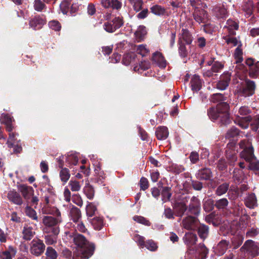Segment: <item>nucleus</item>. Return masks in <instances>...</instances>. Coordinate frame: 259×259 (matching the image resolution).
I'll list each match as a JSON object with an SVG mask.
<instances>
[{
	"instance_id": "1",
	"label": "nucleus",
	"mask_w": 259,
	"mask_h": 259,
	"mask_svg": "<svg viewBox=\"0 0 259 259\" xmlns=\"http://www.w3.org/2000/svg\"><path fill=\"white\" fill-rule=\"evenodd\" d=\"M227 100V97L221 93L213 94L210 97V102L218 104L216 107H211L207 109V115L211 121L217 122L220 126H226L231 122L230 106L226 101Z\"/></svg>"
},
{
	"instance_id": "2",
	"label": "nucleus",
	"mask_w": 259,
	"mask_h": 259,
	"mask_svg": "<svg viewBox=\"0 0 259 259\" xmlns=\"http://www.w3.org/2000/svg\"><path fill=\"white\" fill-rule=\"evenodd\" d=\"M73 242L76 245V251L73 253V259H88L94 253L95 244L90 242L82 235H74Z\"/></svg>"
},
{
	"instance_id": "3",
	"label": "nucleus",
	"mask_w": 259,
	"mask_h": 259,
	"mask_svg": "<svg viewBox=\"0 0 259 259\" xmlns=\"http://www.w3.org/2000/svg\"><path fill=\"white\" fill-rule=\"evenodd\" d=\"M239 147L242 151L240 156L249 162V168L253 171L259 170V160H257L254 154V149L251 143L247 139L239 143Z\"/></svg>"
},
{
	"instance_id": "4",
	"label": "nucleus",
	"mask_w": 259,
	"mask_h": 259,
	"mask_svg": "<svg viewBox=\"0 0 259 259\" xmlns=\"http://www.w3.org/2000/svg\"><path fill=\"white\" fill-rule=\"evenodd\" d=\"M256 86L255 82L249 79H245L238 90L239 95L241 97H248L255 94Z\"/></svg>"
},
{
	"instance_id": "5",
	"label": "nucleus",
	"mask_w": 259,
	"mask_h": 259,
	"mask_svg": "<svg viewBox=\"0 0 259 259\" xmlns=\"http://www.w3.org/2000/svg\"><path fill=\"white\" fill-rule=\"evenodd\" d=\"M187 208V215L198 217L201 210V202L198 198L195 196H192Z\"/></svg>"
},
{
	"instance_id": "6",
	"label": "nucleus",
	"mask_w": 259,
	"mask_h": 259,
	"mask_svg": "<svg viewBox=\"0 0 259 259\" xmlns=\"http://www.w3.org/2000/svg\"><path fill=\"white\" fill-rule=\"evenodd\" d=\"M183 240L187 245L188 253L194 254L196 247L195 245L197 240L196 235L191 232L186 233L183 237Z\"/></svg>"
},
{
	"instance_id": "7",
	"label": "nucleus",
	"mask_w": 259,
	"mask_h": 259,
	"mask_svg": "<svg viewBox=\"0 0 259 259\" xmlns=\"http://www.w3.org/2000/svg\"><path fill=\"white\" fill-rule=\"evenodd\" d=\"M18 134L16 133H10L7 144L9 148H13V152L15 153H20L22 150V147L20 141H17L15 139L16 136Z\"/></svg>"
},
{
	"instance_id": "8",
	"label": "nucleus",
	"mask_w": 259,
	"mask_h": 259,
	"mask_svg": "<svg viewBox=\"0 0 259 259\" xmlns=\"http://www.w3.org/2000/svg\"><path fill=\"white\" fill-rule=\"evenodd\" d=\"M195 177L199 181H210L212 180L213 173L210 168L203 167L197 171Z\"/></svg>"
},
{
	"instance_id": "9",
	"label": "nucleus",
	"mask_w": 259,
	"mask_h": 259,
	"mask_svg": "<svg viewBox=\"0 0 259 259\" xmlns=\"http://www.w3.org/2000/svg\"><path fill=\"white\" fill-rule=\"evenodd\" d=\"M45 247L42 240L33 239L31 242L30 252L35 256H39L44 252Z\"/></svg>"
},
{
	"instance_id": "10",
	"label": "nucleus",
	"mask_w": 259,
	"mask_h": 259,
	"mask_svg": "<svg viewBox=\"0 0 259 259\" xmlns=\"http://www.w3.org/2000/svg\"><path fill=\"white\" fill-rule=\"evenodd\" d=\"M197 217L187 215V217L184 218L182 220V225L183 227L189 230H194L198 226V220Z\"/></svg>"
},
{
	"instance_id": "11",
	"label": "nucleus",
	"mask_w": 259,
	"mask_h": 259,
	"mask_svg": "<svg viewBox=\"0 0 259 259\" xmlns=\"http://www.w3.org/2000/svg\"><path fill=\"white\" fill-rule=\"evenodd\" d=\"M0 120L2 123L6 125V128L7 132L10 133H13L12 131L14 128L13 122L15 120L13 116H11L8 113H3L0 117Z\"/></svg>"
},
{
	"instance_id": "12",
	"label": "nucleus",
	"mask_w": 259,
	"mask_h": 259,
	"mask_svg": "<svg viewBox=\"0 0 259 259\" xmlns=\"http://www.w3.org/2000/svg\"><path fill=\"white\" fill-rule=\"evenodd\" d=\"M175 216L182 218L186 212L187 214V205L184 201H176L172 204Z\"/></svg>"
},
{
	"instance_id": "13",
	"label": "nucleus",
	"mask_w": 259,
	"mask_h": 259,
	"mask_svg": "<svg viewBox=\"0 0 259 259\" xmlns=\"http://www.w3.org/2000/svg\"><path fill=\"white\" fill-rule=\"evenodd\" d=\"M46 23L45 17L44 15H38L30 20L29 25L34 30H38L41 29Z\"/></svg>"
},
{
	"instance_id": "14",
	"label": "nucleus",
	"mask_w": 259,
	"mask_h": 259,
	"mask_svg": "<svg viewBox=\"0 0 259 259\" xmlns=\"http://www.w3.org/2000/svg\"><path fill=\"white\" fill-rule=\"evenodd\" d=\"M212 11L213 14L218 19H224L228 16L227 10L223 5L219 4L214 6Z\"/></svg>"
},
{
	"instance_id": "15",
	"label": "nucleus",
	"mask_w": 259,
	"mask_h": 259,
	"mask_svg": "<svg viewBox=\"0 0 259 259\" xmlns=\"http://www.w3.org/2000/svg\"><path fill=\"white\" fill-rule=\"evenodd\" d=\"M195 251L194 254L197 256L198 259H206L208 254L209 250L203 243H199L198 245L195 247Z\"/></svg>"
},
{
	"instance_id": "16",
	"label": "nucleus",
	"mask_w": 259,
	"mask_h": 259,
	"mask_svg": "<svg viewBox=\"0 0 259 259\" xmlns=\"http://www.w3.org/2000/svg\"><path fill=\"white\" fill-rule=\"evenodd\" d=\"M8 200L13 204L21 205L23 199L20 194L16 190H13L8 192L7 194Z\"/></svg>"
},
{
	"instance_id": "17",
	"label": "nucleus",
	"mask_w": 259,
	"mask_h": 259,
	"mask_svg": "<svg viewBox=\"0 0 259 259\" xmlns=\"http://www.w3.org/2000/svg\"><path fill=\"white\" fill-rule=\"evenodd\" d=\"M19 190L22 193L24 199L26 200L30 199L34 194V190L32 187L24 184L20 185L19 186Z\"/></svg>"
},
{
	"instance_id": "18",
	"label": "nucleus",
	"mask_w": 259,
	"mask_h": 259,
	"mask_svg": "<svg viewBox=\"0 0 259 259\" xmlns=\"http://www.w3.org/2000/svg\"><path fill=\"white\" fill-rule=\"evenodd\" d=\"M194 19L198 23L204 22V20L207 17V12L202 9H197L194 10L193 13Z\"/></svg>"
},
{
	"instance_id": "19",
	"label": "nucleus",
	"mask_w": 259,
	"mask_h": 259,
	"mask_svg": "<svg viewBox=\"0 0 259 259\" xmlns=\"http://www.w3.org/2000/svg\"><path fill=\"white\" fill-rule=\"evenodd\" d=\"M150 10L151 13L157 16L163 17L168 15L166 9L161 5H153L150 8Z\"/></svg>"
},
{
	"instance_id": "20",
	"label": "nucleus",
	"mask_w": 259,
	"mask_h": 259,
	"mask_svg": "<svg viewBox=\"0 0 259 259\" xmlns=\"http://www.w3.org/2000/svg\"><path fill=\"white\" fill-rule=\"evenodd\" d=\"M69 215L70 220L75 223L79 222L81 219V212L80 209L75 206H72L70 208Z\"/></svg>"
},
{
	"instance_id": "21",
	"label": "nucleus",
	"mask_w": 259,
	"mask_h": 259,
	"mask_svg": "<svg viewBox=\"0 0 259 259\" xmlns=\"http://www.w3.org/2000/svg\"><path fill=\"white\" fill-rule=\"evenodd\" d=\"M152 60L160 68H164L166 66V60L162 53L159 52H156L153 54Z\"/></svg>"
},
{
	"instance_id": "22",
	"label": "nucleus",
	"mask_w": 259,
	"mask_h": 259,
	"mask_svg": "<svg viewBox=\"0 0 259 259\" xmlns=\"http://www.w3.org/2000/svg\"><path fill=\"white\" fill-rule=\"evenodd\" d=\"M169 132L167 127L158 126L155 131V135L158 140H165L168 136Z\"/></svg>"
},
{
	"instance_id": "23",
	"label": "nucleus",
	"mask_w": 259,
	"mask_h": 259,
	"mask_svg": "<svg viewBox=\"0 0 259 259\" xmlns=\"http://www.w3.org/2000/svg\"><path fill=\"white\" fill-rule=\"evenodd\" d=\"M227 28L229 33L231 35H236L235 30L239 28V24L237 22L234 21L231 19H229L226 22V25L224 26V28Z\"/></svg>"
},
{
	"instance_id": "24",
	"label": "nucleus",
	"mask_w": 259,
	"mask_h": 259,
	"mask_svg": "<svg viewBox=\"0 0 259 259\" xmlns=\"http://www.w3.org/2000/svg\"><path fill=\"white\" fill-rule=\"evenodd\" d=\"M60 222L59 219L55 218L52 216H44L42 219V223L47 227H58V224Z\"/></svg>"
},
{
	"instance_id": "25",
	"label": "nucleus",
	"mask_w": 259,
	"mask_h": 259,
	"mask_svg": "<svg viewBox=\"0 0 259 259\" xmlns=\"http://www.w3.org/2000/svg\"><path fill=\"white\" fill-rule=\"evenodd\" d=\"M243 248H245L246 249L249 250L253 257L259 255L258 248L254 245V242L251 240H247L241 247V249Z\"/></svg>"
},
{
	"instance_id": "26",
	"label": "nucleus",
	"mask_w": 259,
	"mask_h": 259,
	"mask_svg": "<svg viewBox=\"0 0 259 259\" xmlns=\"http://www.w3.org/2000/svg\"><path fill=\"white\" fill-rule=\"evenodd\" d=\"M196 229H197L199 237L202 240H204L208 237L209 228L207 226L204 224H198Z\"/></svg>"
},
{
	"instance_id": "27",
	"label": "nucleus",
	"mask_w": 259,
	"mask_h": 259,
	"mask_svg": "<svg viewBox=\"0 0 259 259\" xmlns=\"http://www.w3.org/2000/svg\"><path fill=\"white\" fill-rule=\"evenodd\" d=\"M179 38H181V40L185 42L187 45H191L193 40V37L192 36L191 32L187 29L183 28L181 30V33L180 34V36Z\"/></svg>"
},
{
	"instance_id": "28",
	"label": "nucleus",
	"mask_w": 259,
	"mask_h": 259,
	"mask_svg": "<svg viewBox=\"0 0 259 259\" xmlns=\"http://www.w3.org/2000/svg\"><path fill=\"white\" fill-rule=\"evenodd\" d=\"M190 83L193 91L198 92L202 87V83L200 77L199 75L196 74L193 76L191 80Z\"/></svg>"
},
{
	"instance_id": "29",
	"label": "nucleus",
	"mask_w": 259,
	"mask_h": 259,
	"mask_svg": "<svg viewBox=\"0 0 259 259\" xmlns=\"http://www.w3.org/2000/svg\"><path fill=\"white\" fill-rule=\"evenodd\" d=\"M89 222L91 223L94 229L100 230L104 226L103 218L100 217H96L93 219H90Z\"/></svg>"
},
{
	"instance_id": "30",
	"label": "nucleus",
	"mask_w": 259,
	"mask_h": 259,
	"mask_svg": "<svg viewBox=\"0 0 259 259\" xmlns=\"http://www.w3.org/2000/svg\"><path fill=\"white\" fill-rule=\"evenodd\" d=\"M229 242L226 240H222L220 241L217 247H216V253L219 255H223L227 251L228 248Z\"/></svg>"
},
{
	"instance_id": "31",
	"label": "nucleus",
	"mask_w": 259,
	"mask_h": 259,
	"mask_svg": "<svg viewBox=\"0 0 259 259\" xmlns=\"http://www.w3.org/2000/svg\"><path fill=\"white\" fill-rule=\"evenodd\" d=\"M136 58L137 55L135 53H129L123 55L122 62L123 64L127 66L131 63H134Z\"/></svg>"
},
{
	"instance_id": "32",
	"label": "nucleus",
	"mask_w": 259,
	"mask_h": 259,
	"mask_svg": "<svg viewBox=\"0 0 259 259\" xmlns=\"http://www.w3.org/2000/svg\"><path fill=\"white\" fill-rule=\"evenodd\" d=\"M83 193L90 200H93L95 193L94 187L90 184H86L83 188Z\"/></svg>"
},
{
	"instance_id": "33",
	"label": "nucleus",
	"mask_w": 259,
	"mask_h": 259,
	"mask_svg": "<svg viewBox=\"0 0 259 259\" xmlns=\"http://www.w3.org/2000/svg\"><path fill=\"white\" fill-rule=\"evenodd\" d=\"M34 233L32 227L24 226L22 231L23 238L25 240H30L33 237Z\"/></svg>"
},
{
	"instance_id": "34",
	"label": "nucleus",
	"mask_w": 259,
	"mask_h": 259,
	"mask_svg": "<svg viewBox=\"0 0 259 259\" xmlns=\"http://www.w3.org/2000/svg\"><path fill=\"white\" fill-rule=\"evenodd\" d=\"M248 75L250 78H256L259 75V61H256L255 64L248 69Z\"/></svg>"
},
{
	"instance_id": "35",
	"label": "nucleus",
	"mask_w": 259,
	"mask_h": 259,
	"mask_svg": "<svg viewBox=\"0 0 259 259\" xmlns=\"http://www.w3.org/2000/svg\"><path fill=\"white\" fill-rule=\"evenodd\" d=\"M171 189L169 187H163L161 192L162 201L165 202L170 201L171 197Z\"/></svg>"
},
{
	"instance_id": "36",
	"label": "nucleus",
	"mask_w": 259,
	"mask_h": 259,
	"mask_svg": "<svg viewBox=\"0 0 259 259\" xmlns=\"http://www.w3.org/2000/svg\"><path fill=\"white\" fill-rule=\"evenodd\" d=\"M252 120L251 115L245 116L239 119L237 121V124L243 129L247 128L248 127L249 122Z\"/></svg>"
},
{
	"instance_id": "37",
	"label": "nucleus",
	"mask_w": 259,
	"mask_h": 259,
	"mask_svg": "<svg viewBox=\"0 0 259 259\" xmlns=\"http://www.w3.org/2000/svg\"><path fill=\"white\" fill-rule=\"evenodd\" d=\"M215 206L219 210H224L228 205L229 201L226 198H223L215 202Z\"/></svg>"
},
{
	"instance_id": "38",
	"label": "nucleus",
	"mask_w": 259,
	"mask_h": 259,
	"mask_svg": "<svg viewBox=\"0 0 259 259\" xmlns=\"http://www.w3.org/2000/svg\"><path fill=\"white\" fill-rule=\"evenodd\" d=\"M179 45V53L180 56L182 58H185L188 55V51L186 49L185 44L181 40V38H179L178 40Z\"/></svg>"
},
{
	"instance_id": "39",
	"label": "nucleus",
	"mask_w": 259,
	"mask_h": 259,
	"mask_svg": "<svg viewBox=\"0 0 259 259\" xmlns=\"http://www.w3.org/2000/svg\"><path fill=\"white\" fill-rule=\"evenodd\" d=\"M59 176L61 181L64 183H66L70 177L69 170L66 167L61 169L59 173Z\"/></svg>"
},
{
	"instance_id": "40",
	"label": "nucleus",
	"mask_w": 259,
	"mask_h": 259,
	"mask_svg": "<svg viewBox=\"0 0 259 259\" xmlns=\"http://www.w3.org/2000/svg\"><path fill=\"white\" fill-rule=\"evenodd\" d=\"M46 3L42 0H34L33 3V7L35 11L37 12H42L47 9Z\"/></svg>"
},
{
	"instance_id": "41",
	"label": "nucleus",
	"mask_w": 259,
	"mask_h": 259,
	"mask_svg": "<svg viewBox=\"0 0 259 259\" xmlns=\"http://www.w3.org/2000/svg\"><path fill=\"white\" fill-rule=\"evenodd\" d=\"M229 187V184L228 183H224L218 186L215 190V194L218 196H221L225 194Z\"/></svg>"
},
{
	"instance_id": "42",
	"label": "nucleus",
	"mask_w": 259,
	"mask_h": 259,
	"mask_svg": "<svg viewBox=\"0 0 259 259\" xmlns=\"http://www.w3.org/2000/svg\"><path fill=\"white\" fill-rule=\"evenodd\" d=\"M215 206V203L213 200L211 199H208L205 201L203 203V209L206 212H210L212 211L214 207Z\"/></svg>"
},
{
	"instance_id": "43",
	"label": "nucleus",
	"mask_w": 259,
	"mask_h": 259,
	"mask_svg": "<svg viewBox=\"0 0 259 259\" xmlns=\"http://www.w3.org/2000/svg\"><path fill=\"white\" fill-rule=\"evenodd\" d=\"M136 52L142 57L146 56L149 53V50L146 48V45H140L136 46Z\"/></svg>"
},
{
	"instance_id": "44",
	"label": "nucleus",
	"mask_w": 259,
	"mask_h": 259,
	"mask_svg": "<svg viewBox=\"0 0 259 259\" xmlns=\"http://www.w3.org/2000/svg\"><path fill=\"white\" fill-rule=\"evenodd\" d=\"M46 259H57L58 254L57 251L52 247H48L46 252Z\"/></svg>"
},
{
	"instance_id": "45",
	"label": "nucleus",
	"mask_w": 259,
	"mask_h": 259,
	"mask_svg": "<svg viewBox=\"0 0 259 259\" xmlns=\"http://www.w3.org/2000/svg\"><path fill=\"white\" fill-rule=\"evenodd\" d=\"M97 211V207L93 202H89L86 206V213L89 217H92Z\"/></svg>"
},
{
	"instance_id": "46",
	"label": "nucleus",
	"mask_w": 259,
	"mask_h": 259,
	"mask_svg": "<svg viewBox=\"0 0 259 259\" xmlns=\"http://www.w3.org/2000/svg\"><path fill=\"white\" fill-rule=\"evenodd\" d=\"M25 213L27 216L33 220L38 221V217L37 216L36 211L30 206H26L25 208Z\"/></svg>"
},
{
	"instance_id": "47",
	"label": "nucleus",
	"mask_w": 259,
	"mask_h": 259,
	"mask_svg": "<svg viewBox=\"0 0 259 259\" xmlns=\"http://www.w3.org/2000/svg\"><path fill=\"white\" fill-rule=\"evenodd\" d=\"M240 131L236 127L233 126L228 131L226 134V138L227 139H231L238 136L239 134Z\"/></svg>"
},
{
	"instance_id": "48",
	"label": "nucleus",
	"mask_w": 259,
	"mask_h": 259,
	"mask_svg": "<svg viewBox=\"0 0 259 259\" xmlns=\"http://www.w3.org/2000/svg\"><path fill=\"white\" fill-rule=\"evenodd\" d=\"M133 220L135 222L146 226H150L151 224L150 222L148 220H147L146 218H144L143 216L135 215L133 217Z\"/></svg>"
},
{
	"instance_id": "49",
	"label": "nucleus",
	"mask_w": 259,
	"mask_h": 259,
	"mask_svg": "<svg viewBox=\"0 0 259 259\" xmlns=\"http://www.w3.org/2000/svg\"><path fill=\"white\" fill-rule=\"evenodd\" d=\"M252 112V109L247 106H242L240 107L238 110V113L240 115L247 116L250 115Z\"/></svg>"
},
{
	"instance_id": "50",
	"label": "nucleus",
	"mask_w": 259,
	"mask_h": 259,
	"mask_svg": "<svg viewBox=\"0 0 259 259\" xmlns=\"http://www.w3.org/2000/svg\"><path fill=\"white\" fill-rule=\"evenodd\" d=\"M191 186L194 190L200 191L203 187V184L198 180L191 179Z\"/></svg>"
},
{
	"instance_id": "51",
	"label": "nucleus",
	"mask_w": 259,
	"mask_h": 259,
	"mask_svg": "<svg viewBox=\"0 0 259 259\" xmlns=\"http://www.w3.org/2000/svg\"><path fill=\"white\" fill-rule=\"evenodd\" d=\"M226 157L229 162L230 165H232L237 159V154L233 151H227Z\"/></svg>"
},
{
	"instance_id": "52",
	"label": "nucleus",
	"mask_w": 259,
	"mask_h": 259,
	"mask_svg": "<svg viewBox=\"0 0 259 259\" xmlns=\"http://www.w3.org/2000/svg\"><path fill=\"white\" fill-rule=\"evenodd\" d=\"M131 4L133 5L134 10L136 12H139L142 9L143 5V0H129Z\"/></svg>"
},
{
	"instance_id": "53",
	"label": "nucleus",
	"mask_w": 259,
	"mask_h": 259,
	"mask_svg": "<svg viewBox=\"0 0 259 259\" xmlns=\"http://www.w3.org/2000/svg\"><path fill=\"white\" fill-rule=\"evenodd\" d=\"M150 67V64L149 61H143L139 63V65L134 67V70L135 71H139L140 69L141 70H145L149 69Z\"/></svg>"
},
{
	"instance_id": "54",
	"label": "nucleus",
	"mask_w": 259,
	"mask_h": 259,
	"mask_svg": "<svg viewBox=\"0 0 259 259\" xmlns=\"http://www.w3.org/2000/svg\"><path fill=\"white\" fill-rule=\"evenodd\" d=\"M78 161V158L77 156L74 154H70L66 156V162L69 165V166L72 165H76Z\"/></svg>"
},
{
	"instance_id": "55",
	"label": "nucleus",
	"mask_w": 259,
	"mask_h": 259,
	"mask_svg": "<svg viewBox=\"0 0 259 259\" xmlns=\"http://www.w3.org/2000/svg\"><path fill=\"white\" fill-rule=\"evenodd\" d=\"M43 231L45 233H52V234H53L55 236H57L60 232V229L59 227H55L53 228L51 227H48L45 226L43 229Z\"/></svg>"
},
{
	"instance_id": "56",
	"label": "nucleus",
	"mask_w": 259,
	"mask_h": 259,
	"mask_svg": "<svg viewBox=\"0 0 259 259\" xmlns=\"http://www.w3.org/2000/svg\"><path fill=\"white\" fill-rule=\"evenodd\" d=\"M139 186L140 190L145 191L148 189L149 187V183L148 179L144 177H142L139 182Z\"/></svg>"
},
{
	"instance_id": "57",
	"label": "nucleus",
	"mask_w": 259,
	"mask_h": 259,
	"mask_svg": "<svg viewBox=\"0 0 259 259\" xmlns=\"http://www.w3.org/2000/svg\"><path fill=\"white\" fill-rule=\"evenodd\" d=\"M170 168L171 171L176 174H179L185 170L184 166L182 165H178L177 164H172L170 166Z\"/></svg>"
},
{
	"instance_id": "58",
	"label": "nucleus",
	"mask_w": 259,
	"mask_h": 259,
	"mask_svg": "<svg viewBox=\"0 0 259 259\" xmlns=\"http://www.w3.org/2000/svg\"><path fill=\"white\" fill-rule=\"evenodd\" d=\"M71 4L68 0H64L60 4V9L64 14L69 12Z\"/></svg>"
},
{
	"instance_id": "59",
	"label": "nucleus",
	"mask_w": 259,
	"mask_h": 259,
	"mask_svg": "<svg viewBox=\"0 0 259 259\" xmlns=\"http://www.w3.org/2000/svg\"><path fill=\"white\" fill-rule=\"evenodd\" d=\"M203 31L208 34H212L215 31V26L211 23H207L203 26Z\"/></svg>"
},
{
	"instance_id": "60",
	"label": "nucleus",
	"mask_w": 259,
	"mask_h": 259,
	"mask_svg": "<svg viewBox=\"0 0 259 259\" xmlns=\"http://www.w3.org/2000/svg\"><path fill=\"white\" fill-rule=\"evenodd\" d=\"M256 203V199L254 194L250 195L246 201V206L249 208H253Z\"/></svg>"
},
{
	"instance_id": "61",
	"label": "nucleus",
	"mask_w": 259,
	"mask_h": 259,
	"mask_svg": "<svg viewBox=\"0 0 259 259\" xmlns=\"http://www.w3.org/2000/svg\"><path fill=\"white\" fill-rule=\"evenodd\" d=\"M144 247L152 251H155L157 250L158 247L156 243L152 240H149L146 241Z\"/></svg>"
},
{
	"instance_id": "62",
	"label": "nucleus",
	"mask_w": 259,
	"mask_h": 259,
	"mask_svg": "<svg viewBox=\"0 0 259 259\" xmlns=\"http://www.w3.org/2000/svg\"><path fill=\"white\" fill-rule=\"evenodd\" d=\"M163 214L165 217L168 219H174L175 212L174 210L170 207H166L164 209Z\"/></svg>"
},
{
	"instance_id": "63",
	"label": "nucleus",
	"mask_w": 259,
	"mask_h": 259,
	"mask_svg": "<svg viewBox=\"0 0 259 259\" xmlns=\"http://www.w3.org/2000/svg\"><path fill=\"white\" fill-rule=\"evenodd\" d=\"M111 22L114 26V28H115L116 30L119 29L123 25V19L120 17H115Z\"/></svg>"
},
{
	"instance_id": "64",
	"label": "nucleus",
	"mask_w": 259,
	"mask_h": 259,
	"mask_svg": "<svg viewBox=\"0 0 259 259\" xmlns=\"http://www.w3.org/2000/svg\"><path fill=\"white\" fill-rule=\"evenodd\" d=\"M251 126L252 131H257L259 128V115H257L252 118Z\"/></svg>"
}]
</instances>
